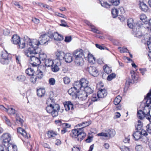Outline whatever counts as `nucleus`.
Returning <instances> with one entry per match:
<instances>
[{"instance_id": "nucleus-42", "label": "nucleus", "mask_w": 151, "mask_h": 151, "mask_svg": "<svg viewBox=\"0 0 151 151\" xmlns=\"http://www.w3.org/2000/svg\"><path fill=\"white\" fill-rule=\"evenodd\" d=\"M150 35L149 34H146L143 36H142V39H144L147 42H150L149 41L150 39Z\"/></svg>"}, {"instance_id": "nucleus-10", "label": "nucleus", "mask_w": 151, "mask_h": 151, "mask_svg": "<svg viewBox=\"0 0 151 151\" xmlns=\"http://www.w3.org/2000/svg\"><path fill=\"white\" fill-rule=\"evenodd\" d=\"M75 83H78V87L81 90L87 86L88 81L85 78H82L79 81H76Z\"/></svg>"}, {"instance_id": "nucleus-1", "label": "nucleus", "mask_w": 151, "mask_h": 151, "mask_svg": "<svg viewBox=\"0 0 151 151\" xmlns=\"http://www.w3.org/2000/svg\"><path fill=\"white\" fill-rule=\"evenodd\" d=\"M50 38L49 34L45 33L41 35L39 37V40L36 39H28L26 41V44L32 46V49L35 51V49L36 48L38 49L40 45H42L46 44L50 40Z\"/></svg>"}, {"instance_id": "nucleus-4", "label": "nucleus", "mask_w": 151, "mask_h": 151, "mask_svg": "<svg viewBox=\"0 0 151 151\" xmlns=\"http://www.w3.org/2000/svg\"><path fill=\"white\" fill-rule=\"evenodd\" d=\"M70 136L73 138H76L77 140L81 141L86 135V134L83 131V128H76L72 130Z\"/></svg>"}, {"instance_id": "nucleus-34", "label": "nucleus", "mask_w": 151, "mask_h": 151, "mask_svg": "<svg viewBox=\"0 0 151 151\" xmlns=\"http://www.w3.org/2000/svg\"><path fill=\"white\" fill-rule=\"evenodd\" d=\"M2 118L6 124L9 126H11V123L10 120L8 119L6 116H2Z\"/></svg>"}, {"instance_id": "nucleus-48", "label": "nucleus", "mask_w": 151, "mask_h": 151, "mask_svg": "<svg viewBox=\"0 0 151 151\" xmlns=\"http://www.w3.org/2000/svg\"><path fill=\"white\" fill-rule=\"evenodd\" d=\"M116 74L115 73H112L109 75L107 79L108 81H110L114 78Z\"/></svg>"}, {"instance_id": "nucleus-59", "label": "nucleus", "mask_w": 151, "mask_h": 151, "mask_svg": "<svg viewBox=\"0 0 151 151\" xmlns=\"http://www.w3.org/2000/svg\"><path fill=\"white\" fill-rule=\"evenodd\" d=\"M142 149V147L141 145H138L135 147V150L137 151H141Z\"/></svg>"}, {"instance_id": "nucleus-44", "label": "nucleus", "mask_w": 151, "mask_h": 151, "mask_svg": "<svg viewBox=\"0 0 151 151\" xmlns=\"http://www.w3.org/2000/svg\"><path fill=\"white\" fill-rule=\"evenodd\" d=\"M100 4L102 6L106 8H109L111 6L110 5L108 4L107 3L104 2L103 1H100Z\"/></svg>"}, {"instance_id": "nucleus-53", "label": "nucleus", "mask_w": 151, "mask_h": 151, "mask_svg": "<svg viewBox=\"0 0 151 151\" xmlns=\"http://www.w3.org/2000/svg\"><path fill=\"white\" fill-rule=\"evenodd\" d=\"M32 76L30 79V81L31 83L34 84L36 82L37 77L36 76Z\"/></svg>"}, {"instance_id": "nucleus-28", "label": "nucleus", "mask_w": 151, "mask_h": 151, "mask_svg": "<svg viewBox=\"0 0 151 151\" xmlns=\"http://www.w3.org/2000/svg\"><path fill=\"white\" fill-rule=\"evenodd\" d=\"M133 136L135 140H138L140 139L142 137L141 131H136L133 133Z\"/></svg>"}, {"instance_id": "nucleus-61", "label": "nucleus", "mask_w": 151, "mask_h": 151, "mask_svg": "<svg viewBox=\"0 0 151 151\" xmlns=\"http://www.w3.org/2000/svg\"><path fill=\"white\" fill-rule=\"evenodd\" d=\"M98 136H103L105 137H108L107 134L106 132H101L98 133L97 134Z\"/></svg>"}, {"instance_id": "nucleus-7", "label": "nucleus", "mask_w": 151, "mask_h": 151, "mask_svg": "<svg viewBox=\"0 0 151 151\" xmlns=\"http://www.w3.org/2000/svg\"><path fill=\"white\" fill-rule=\"evenodd\" d=\"M141 106H144L143 111L146 114V118L150 122H151V116L150 114V112L151 109V107L149 105L147 106L145 105L144 103L141 104Z\"/></svg>"}, {"instance_id": "nucleus-13", "label": "nucleus", "mask_w": 151, "mask_h": 151, "mask_svg": "<svg viewBox=\"0 0 151 151\" xmlns=\"http://www.w3.org/2000/svg\"><path fill=\"white\" fill-rule=\"evenodd\" d=\"M44 66L42 67L41 66H39L38 69L36 72V77L39 79L42 78L44 76L43 69Z\"/></svg>"}, {"instance_id": "nucleus-18", "label": "nucleus", "mask_w": 151, "mask_h": 151, "mask_svg": "<svg viewBox=\"0 0 151 151\" xmlns=\"http://www.w3.org/2000/svg\"><path fill=\"white\" fill-rule=\"evenodd\" d=\"M17 132L26 138L28 139L30 137L29 134H27L26 131L22 128L19 127L18 128Z\"/></svg>"}, {"instance_id": "nucleus-16", "label": "nucleus", "mask_w": 151, "mask_h": 151, "mask_svg": "<svg viewBox=\"0 0 151 151\" xmlns=\"http://www.w3.org/2000/svg\"><path fill=\"white\" fill-rule=\"evenodd\" d=\"M151 96V89L150 92L147 94V96L145 97L143 101H145V105L147 106L148 105L151 104V98L150 96ZM144 103H145L144 102Z\"/></svg>"}, {"instance_id": "nucleus-23", "label": "nucleus", "mask_w": 151, "mask_h": 151, "mask_svg": "<svg viewBox=\"0 0 151 151\" xmlns=\"http://www.w3.org/2000/svg\"><path fill=\"white\" fill-rule=\"evenodd\" d=\"M105 131L106 132L108 137L109 138L114 137L115 134V132L113 129H107Z\"/></svg>"}, {"instance_id": "nucleus-52", "label": "nucleus", "mask_w": 151, "mask_h": 151, "mask_svg": "<svg viewBox=\"0 0 151 151\" xmlns=\"http://www.w3.org/2000/svg\"><path fill=\"white\" fill-rule=\"evenodd\" d=\"M97 97H98L97 94L96 95V94H93L91 98L92 101L95 102L97 101L98 99L99 98Z\"/></svg>"}, {"instance_id": "nucleus-24", "label": "nucleus", "mask_w": 151, "mask_h": 151, "mask_svg": "<svg viewBox=\"0 0 151 151\" xmlns=\"http://www.w3.org/2000/svg\"><path fill=\"white\" fill-rule=\"evenodd\" d=\"M64 58L67 63H70L73 60V57L71 54L67 53L65 55Z\"/></svg>"}, {"instance_id": "nucleus-29", "label": "nucleus", "mask_w": 151, "mask_h": 151, "mask_svg": "<svg viewBox=\"0 0 151 151\" xmlns=\"http://www.w3.org/2000/svg\"><path fill=\"white\" fill-rule=\"evenodd\" d=\"M137 117L140 119H142L144 118H146V114L142 110H139L137 112Z\"/></svg>"}, {"instance_id": "nucleus-20", "label": "nucleus", "mask_w": 151, "mask_h": 151, "mask_svg": "<svg viewBox=\"0 0 151 151\" xmlns=\"http://www.w3.org/2000/svg\"><path fill=\"white\" fill-rule=\"evenodd\" d=\"M139 29H138L137 27L133 29V33L135 37H142V33Z\"/></svg>"}, {"instance_id": "nucleus-6", "label": "nucleus", "mask_w": 151, "mask_h": 151, "mask_svg": "<svg viewBox=\"0 0 151 151\" xmlns=\"http://www.w3.org/2000/svg\"><path fill=\"white\" fill-rule=\"evenodd\" d=\"M78 83H74L73 87L68 91V93L72 96V98L73 99H77L78 94L80 93V90H81L78 87Z\"/></svg>"}, {"instance_id": "nucleus-38", "label": "nucleus", "mask_w": 151, "mask_h": 151, "mask_svg": "<svg viewBox=\"0 0 151 151\" xmlns=\"http://www.w3.org/2000/svg\"><path fill=\"white\" fill-rule=\"evenodd\" d=\"M119 11V10L115 8H114L112 9L111 14L114 18H115L118 15Z\"/></svg>"}, {"instance_id": "nucleus-56", "label": "nucleus", "mask_w": 151, "mask_h": 151, "mask_svg": "<svg viewBox=\"0 0 151 151\" xmlns=\"http://www.w3.org/2000/svg\"><path fill=\"white\" fill-rule=\"evenodd\" d=\"M0 151H7L6 147L3 144L0 145Z\"/></svg>"}, {"instance_id": "nucleus-57", "label": "nucleus", "mask_w": 151, "mask_h": 151, "mask_svg": "<svg viewBox=\"0 0 151 151\" xmlns=\"http://www.w3.org/2000/svg\"><path fill=\"white\" fill-rule=\"evenodd\" d=\"M57 126H60L62 128L64 127V123H62L61 120H57Z\"/></svg>"}, {"instance_id": "nucleus-27", "label": "nucleus", "mask_w": 151, "mask_h": 151, "mask_svg": "<svg viewBox=\"0 0 151 151\" xmlns=\"http://www.w3.org/2000/svg\"><path fill=\"white\" fill-rule=\"evenodd\" d=\"M6 148L7 151H17V146L11 143L8 144V146Z\"/></svg>"}, {"instance_id": "nucleus-11", "label": "nucleus", "mask_w": 151, "mask_h": 151, "mask_svg": "<svg viewBox=\"0 0 151 151\" xmlns=\"http://www.w3.org/2000/svg\"><path fill=\"white\" fill-rule=\"evenodd\" d=\"M45 65L47 67L51 66V70L54 72H56L57 71V65L56 64L53 65L54 63L52 60L48 59L45 60Z\"/></svg>"}, {"instance_id": "nucleus-46", "label": "nucleus", "mask_w": 151, "mask_h": 151, "mask_svg": "<svg viewBox=\"0 0 151 151\" xmlns=\"http://www.w3.org/2000/svg\"><path fill=\"white\" fill-rule=\"evenodd\" d=\"M17 79L19 81L22 82L25 81V77L24 76L20 75L17 77Z\"/></svg>"}, {"instance_id": "nucleus-35", "label": "nucleus", "mask_w": 151, "mask_h": 151, "mask_svg": "<svg viewBox=\"0 0 151 151\" xmlns=\"http://www.w3.org/2000/svg\"><path fill=\"white\" fill-rule=\"evenodd\" d=\"M25 72L26 74L29 76H33L34 73V71L31 68H29L26 70Z\"/></svg>"}, {"instance_id": "nucleus-22", "label": "nucleus", "mask_w": 151, "mask_h": 151, "mask_svg": "<svg viewBox=\"0 0 151 151\" xmlns=\"http://www.w3.org/2000/svg\"><path fill=\"white\" fill-rule=\"evenodd\" d=\"M64 53L62 51H60L57 52V60L59 61L60 65H61L62 60L64 59Z\"/></svg>"}, {"instance_id": "nucleus-51", "label": "nucleus", "mask_w": 151, "mask_h": 151, "mask_svg": "<svg viewBox=\"0 0 151 151\" xmlns=\"http://www.w3.org/2000/svg\"><path fill=\"white\" fill-rule=\"evenodd\" d=\"M130 73L132 77V79L133 80H136V74L135 72L133 70L130 71Z\"/></svg>"}, {"instance_id": "nucleus-63", "label": "nucleus", "mask_w": 151, "mask_h": 151, "mask_svg": "<svg viewBox=\"0 0 151 151\" xmlns=\"http://www.w3.org/2000/svg\"><path fill=\"white\" fill-rule=\"evenodd\" d=\"M95 45L96 47L101 50H104L105 48H106V47H105L102 46L98 44H96Z\"/></svg>"}, {"instance_id": "nucleus-25", "label": "nucleus", "mask_w": 151, "mask_h": 151, "mask_svg": "<svg viewBox=\"0 0 151 151\" xmlns=\"http://www.w3.org/2000/svg\"><path fill=\"white\" fill-rule=\"evenodd\" d=\"M91 122L90 120L88 121L76 125L75 127H77L78 126L79 127H82L81 128H83H83L84 127L89 126V125L91 124Z\"/></svg>"}, {"instance_id": "nucleus-47", "label": "nucleus", "mask_w": 151, "mask_h": 151, "mask_svg": "<svg viewBox=\"0 0 151 151\" xmlns=\"http://www.w3.org/2000/svg\"><path fill=\"white\" fill-rule=\"evenodd\" d=\"M111 2L112 4L114 6H116L120 3V0H111Z\"/></svg>"}, {"instance_id": "nucleus-50", "label": "nucleus", "mask_w": 151, "mask_h": 151, "mask_svg": "<svg viewBox=\"0 0 151 151\" xmlns=\"http://www.w3.org/2000/svg\"><path fill=\"white\" fill-rule=\"evenodd\" d=\"M119 148L121 151H129V147L125 146H122L119 147Z\"/></svg>"}, {"instance_id": "nucleus-36", "label": "nucleus", "mask_w": 151, "mask_h": 151, "mask_svg": "<svg viewBox=\"0 0 151 151\" xmlns=\"http://www.w3.org/2000/svg\"><path fill=\"white\" fill-rule=\"evenodd\" d=\"M25 44V42L24 40H20L19 43L17 44L18 45V48L21 49L24 48L26 46Z\"/></svg>"}, {"instance_id": "nucleus-45", "label": "nucleus", "mask_w": 151, "mask_h": 151, "mask_svg": "<svg viewBox=\"0 0 151 151\" xmlns=\"http://www.w3.org/2000/svg\"><path fill=\"white\" fill-rule=\"evenodd\" d=\"M140 19L142 22H145L147 21V17L145 14H142L140 16Z\"/></svg>"}, {"instance_id": "nucleus-40", "label": "nucleus", "mask_w": 151, "mask_h": 151, "mask_svg": "<svg viewBox=\"0 0 151 151\" xmlns=\"http://www.w3.org/2000/svg\"><path fill=\"white\" fill-rule=\"evenodd\" d=\"M122 99V97L119 95L117 96L114 101V104L116 105H118Z\"/></svg>"}, {"instance_id": "nucleus-60", "label": "nucleus", "mask_w": 151, "mask_h": 151, "mask_svg": "<svg viewBox=\"0 0 151 151\" xmlns=\"http://www.w3.org/2000/svg\"><path fill=\"white\" fill-rule=\"evenodd\" d=\"M91 31L95 33L98 34L100 33L99 31L97 29L95 28V27L94 26H93V27L92 26V28H91Z\"/></svg>"}, {"instance_id": "nucleus-14", "label": "nucleus", "mask_w": 151, "mask_h": 151, "mask_svg": "<svg viewBox=\"0 0 151 151\" xmlns=\"http://www.w3.org/2000/svg\"><path fill=\"white\" fill-rule=\"evenodd\" d=\"M87 70L89 72L91 75L94 76H96L98 74V71L95 67H88L87 68Z\"/></svg>"}, {"instance_id": "nucleus-43", "label": "nucleus", "mask_w": 151, "mask_h": 151, "mask_svg": "<svg viewBox=\"0 0 151 151\" xmlns=\"http://www.w3.org/2000/svg\"><path fill=\"white\" fill-rule=\"evenodd\" d=\"M138 124H137V127H136V130L137 131H139V130L142 129V124L140 120H138Z\"/></svg>"}, {"instance_id": "nucleus-31", "label": "nucleus", "mask_w": 151, "mask_h": 151, "mask_svg": "<svg viewBox=\"0 0 151 151\" xmlns=\"http://www.w3.org/2000/svg\"><path fill=\"white\" fill-rule=\"evenodd\" d=\"M84 90V91L83 92L85 93L86 94H91L93 92V90L91 89L90 87L88 86H87L86 87L81 90Z\"/></svg>"}, {"instance_id": "nucleus-19", "label": "nucleus", "mask_w": 151, "mask_h": 151, "mask_svg": "<svg viewBox=\"0 0 151 151\" xmlns=\"http://www.w3.org/2000/svg\"><path fill=\"white\" fill-rule=\"evenodd\" d=\"M20 37L17 35H14L11 39V42L14 44L17 45L20 42Z\"/></svg>"}, {"instance_id": "nucleus-58", "label": "nucleus", "mask_w": 151, "mask_h": 151, "mask_svg": "<svg viewBox=\"0 0 151 151\" xmlns=\"http://www.w3.org/2000/svg\"><path fill=\"white\" fill-rule=\"evenodd\" d=\"M61 24H60V25L64 27H68V26L67 25L66 22L64 20H61Z\"/></svg>"}, {"instance_id": "nucleus-3", "label": "nucleus", "mask_w": 151, "mask_h": 151, "mask_svg": "<svg viewBox=\"0 0 151 151\" xmlns=\"http://www.w3.org/2000/svg\"><path fill=\"white\" fill-rule=\"evenodd\" d=\"M83 52L82 49L77 50L74 51L73 55L75 58V62L77 65L82 66L84 63L83 57L86 58V53Z\"/></svg>"}, {"instance_id": "nucleus-8", "label": "nucleus", "mask_w": 151, "mask_h": 151, "mask_svg": "<svg viewBox=\"0 0 151 151\" xmlns=\"http://www.w3.org/2000/svg\"><path fill=\"white\" fill-rule=\"evenodd\" d=\"M0 62L3 64H7L9 62V55L7 52L4 51H3L1 54Z\"/></svg>"}, {"instance_id": "nucleus-41", "label": "nucleus", "mask_w": 151, "mask_h": 151, "mask_svg": "<svg viewBox=\"0 0 151 151\" xmlns=\"http://www.w3.org/2000/svg\"><path fill=\"white\" fill-rule=\"evenodd\" d=\"M6 112L10 114H14L15 113V110L12 108L8 107L6 109Z\"/></svg>"}, {"instance_id": "nucleus-17", "label": "nucleus", "mask_w": 151, "mask_h": 151, "mask_svg": "<svg viewBox=\"0 0 151 151\" xmlns=\"http://www.w3.org/2000/svg\"><path fill=\"white\" fill-rule=\"evenodd\" d=\"M107 95V92L106 90L104 89H101L98 92L97 96L98 98H103Z\"/></svg>"}, {"instance_id": "nucleus-32", "label": "nucleus", "mask_w": 151, "mask_h": 151, "mask_svg": "<svg viewBox=\"0 0 151 151\" xmlns=\"http://www.w3.org/2000/svg\"><path fill=\"white\" fill-rule=\"evenodd\" d=\"M140 7L141 9L144 11L147 12L148 10V7L143 2L139 3Z\"/></svg>"}, {"instance_id": "nucleus-12", "label": "nucleus", "mask_w": 151, "mask_h": 151, "mask_svg": "<svg viewBox=\"0 0 151 151\" xmlns=\"http://www.w3.org/2000/svg\"><path fill=\"white\" fill-rule=\"evenodd\" d=\"M3 143H7V144L10 141L11 139V136L8 133H4L1 136Z\"/></svg>"}, {"instance_id": "nucleus-2", "label": "nucleus", "mask_w": 151, "mask_h": 151, "mask_svg": "<svg viewBox=\"0 0 151 151\" xmlns=\"http://www.w3.org/2000/svg\"><path fill=\"white\" fill-rule=\"evenodd\" d=\"M27 49L24 51V54L27 57H30L29 62L33 66H36L41 63L40 60L35 55L37 53V48H36L35 51L32 49V46L27 44Z\"/></svg>"}, {"instance_id": "nucleus-39", "label": "nucleus", "mask_w": 151, "mask_h": 151, "mask_svg": "<svg viewBox=\"0 0 151 151\" xmlns=\"http://www.w3.org/2000/svg\"><path fill=\"white\" fill-rule=\"evenodd\" d=\"M47 134L49 138H54V137H55L56 135V133L52 131H48Z\"/></svg>"}, {"instance_id": "nucleus-62", "label": "nucleus", "mask_w": 151, "mask_h": 151, "mask_svg": "<svg viewBox=\"0 0 151 151\" xmlns=\"http://www.w3.org/2000/svg\"><path fill=\"white\" fill-rule=\"evenodd\" d=\"M71 37L70 36H66L64 41L65 42H69L71 41Z\"/></svg>"}, {"instance_id": "nucleus-49", "label": "nucleus", "mask_w": 151, "mask_h": 151, "mask_svg": "<svg viewBox=\"0 0 151 151\" xmlns=\"http://www.w3.org/2000/svg\"><path fill=\"white\" fill-rule=\"evenodd\" d=\"M48 82L50 85H54L56 81L54 78H51L49 79Z\"/></svg>"}, {"instance_id": "nucleus-30", "label": "nucleus", "mask_w": 151, "mask_h": 151, "mask_svg": "<svg viewBox=\"0 0 151 151\" xmlns=\"http://www.w3.org/2000/svg\"><path fill=\"white\" fill-rule=\"evenodd\" d=\"M45 93V89L40 88L37 90V95L39 97L43 96Z\"/></svg>"}, {"instance_id": "nucleus-54", "label": "nucleus", "mask_w": 151, "mask_h": 151, "mask_svg": "<svg viewBox=\"0 0 151 151\" xmlns=\"http://www.w3.org/2000/svg\"><path fill=\"white\" fill-rule=\"evenodd\" d=\"M118 49L120 50V51L121 52H128V50L127 48L124 47L122 48L121 47H119Z\"/></svg>"}, {"instance_id": "nucleus-21", "label": "nucleus", "mask_w": 151, "mask_h": 151, "mask_svg": "<svg viewBox=\"0 0 151 151\" xmlns=\"http://www.w3.org/2000/svg\"><path fill=\"white\" fill-rule=\"evenodd\" d=\"M87 96L88 95L86 94L85 92L81 91H80V93L78 94L77 98L81 101H83L86 99Z\"/></svg>"}, {"instance_id": "nucleus-64", "label": "nucleus", "mask_w": 151, "mask_h": 151, "mask_svg": "<svg viewBox=\"0 0 151 151\" xmlns=\"http://www.w3.org/2000/svg\"><path fill=\"white\" fill-rule=\"evenodd\" d=\"M147 132L149 133H151V124L147 125Z\"/></svg>"}, {"instance_id": "nucleus-37", "label": "nucleus", "mask_w": 151, "mask_h": 151, "mask_svg": "<svg viewBox=\"0 0 151 151\" xmlns=\"http://www.w3.org/2000/svg\"><path fill=\"white\" fill-rule=\"evenodd\" d=\"M103 69L104 72L107 74L110 73L111 72V69L107 65H105L103 67Z\"/></svg>"}, {"instance_id": "nucleus-55", "label": "nucleus", "mask_w": 151, "mask_h": 151, "mask_svg": "<svg viewBox=\"0 0 151 151\" xmlns=\"http://www.w3.org/2000/svg\"><path fill=\"white\" fill-rule=\"evenodd\" d=\"M63 81L65 84H68L70 82V78L67 77H64L63 78Z\"/></svg>"}, {"instance_id": "nucleus-26", "label": "nucleus", "mask_w": 151, "mask_h": 151, "mask_svg": "<svg viewBox=\"0 0 151 151\" xmlns=\"http://www.w3.org/2000/svg\"><path fill=\"white\" fill-rule=\"evenodd\" d=\"M64 106L66 111H68L70 109L72 110L73 109V105L70 101L66 102Z\"/></svg>"}, {"instance_id": "nucleus-33", "label": "nucleus", "mask_w": 151, "mask_h": 151, "mask_svg": "<svg viewBox=\"0 0 151 151\" xmlns=\"http://www.w3.org/2000/svg\"><path fill=\"white\" fill-rule=\"evenodd\" d=\"M39 59L41 60L44 61L45 60L47 56L46 54L43 52H40L39 55Z\"/></svg>"}, {"instance_id": "nucleus-9", "label": "nucleus", "mask_w": 151, "mask_h": 151, "mask_svg": "<svg viewBox=\"0 0 151 151\" xmlns=\"http://www.w3.org/2000/svg\"><path fill=\"white\" fill-rule=\"evenodd\" d=\"M127 25L128 27L133 29L137 27L138 29H140L142 26V24L138 22L136 23V24L134 22L133 19L132 18H130L127 20Z\"/></svg>"}, {"instance_id": "nucleus-15", "label": "nucleus", "mask_w": 151, "mask_h": 151, "mask_svg": "<svg viewBox=\"0 0 151 151\" xmlns=\"http://www.w3.org/2000/svg\"><path fill=\"white\" fill-rule=\"evenodd\" d=\"M86 53V58L88 59V60L90 63H94L95 61L94 57L88 51L85 52Z\"/></svg>"}, {"instance_id": "nucleus-5", "label": "nucleus", "mask_w": 151, "mask_h": 151, "mask_svg": "<svg viewBox=\"0 0 151 151\" xmlns=\"http://www.w3.org/2000/svg\"><path fill=\"white\" fill-rule=\"evenodd\" d=\"M54 102L53 99L49 98L47 99L46 103L47 104H50V105H48L46 107V110L47 112L51 114L52 117H54L57 116V106L56 104H50L51 102Z\"/></svg>"}]
</instances>
